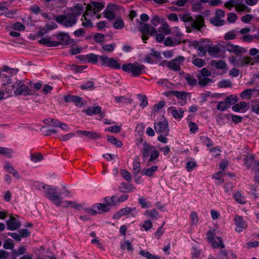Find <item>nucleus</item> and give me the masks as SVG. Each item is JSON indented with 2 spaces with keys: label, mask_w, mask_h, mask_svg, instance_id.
I'll use <instances>...</instances> for the list:
<instances>
[{
  "label": "nucleus",
  "mask_w": 259,
  "mask_h": 259,
  "mask_svg": "<svg viewBox=\"0 0 259 259\" xmlns=\"http://www.w3.org/2000/svg\"><path fill=\"white\" fill-rule=\"evenodd\" d=\"M138 22L140 25L139 29L142 33L141 38L144 42H146L145 40L148 38L146 34H148L151 36L155 34L156 41L158 42H162L165 38V35H169L171 33L170 27L165 21L161 22V26L158 28V33L156 34V29L155 27L150 26L147 23H142L139 20H138Z\"/></svg>",
  "instance_id": "obj_1"
},
{
  "label": "nucleus",
  "mask_w": 259,
  "mask_h": 259,
  "mask_svg": "<svg viewBox=\"0 0 259 259\" xmlns=\"http://www.w3.org/2000/svg\"><path fill=\"white\" fill-rule=\"evenodd\" d=\"M5 89L7 97H11L14 94L15 96L22 95L25 97L33 95V91L25 84V82L22 80H17L12 82L10 78H9L6 83H4Z\"/></svg>",
  "instance_id": "obj_2"
},
{
  "label": "nucleus",
  "mask_w": 259,
  "mask_h": 259,
  "mask_svg": "<svg viewBox=\"0 0 259 259\" xmlns=\"http://www.w3.org/2000/svg\"><path fill=\"white\" fill-rule=\"evenodd\" d=\"M33 186L36 190L42 191L45 197L49 199L54 205L57 206L61 205L62 198L57 187L39 182H34Z\"/></svg>",
  "instance_id": "obj_3"
},
{
  "label": "nucleus",
  "mask_w": 259,
  "mask_h": 259,
  "mask_svg": "<svg viewBox=\"0 0 259 259\" xmlns=\"http://www.w3.org/2000/svg\"><path fill=\"white\" fill-rule=\"evenodd\" d=\"M141 152L143 160H146L150 157L148 163L153 162L159 156V152L156 150L155 147L146 141L143 144Z\"/></svg>",
  "instance_id": "obj_4"
},
{
  "label": "nucleus",
  "mask_w": 259,
  "mask_h": 259,
  "mask_svg": "<svg viewBox=\"0 0 259 259\" xmlns=\"http://www.w3.org/2000/svg\"><path fill=\"white\" fill-rule=\"evenodd\" d=\"M101 14L95 15L93 13L92 6H87L85 12L81 18L82 25L85 27H92L93 26V21L96 19H100Z\"/></svg>",
  "instance_id": "obj_5"
},
{
  "label": "nucleus",
  "mask_w": 259,
  "mask_h": 259,
  "mask_svg": "<svg viewBox=\"0 0 259 259\" xmlns=\"http://www.w3.org/2000/svg\"><path fill=\"white\" fill-rule=\"evenodd\" d=\"M179 17L185 23L191 22L192 27L198 30L200 29L203 23V19L202 17H198L194 20L190 13L180 14Z\"/></svg>",
  "instance_id": "obj_6"
},
{
  "label": "nucleus",
  "mask_w": 259,
  "mask_h": 259,
  "mask_svg": "<svg viewBox=\"0 0 259 259\" xmlns=\"http://www.w3.org/2000/svg\"><path fill=\"white\" fill-rule=\"evenodd\" d=\"M144 67L142 65L136 63H128L122 66V69L127 72L132 73L134 76H139L144 70Z\"/></svg>",
  "instance_id": "obj_7"
},
{
  "label": "nucleus",
  "mask_w": 259,
  "mask_h": 259,
  "mask_svg": "<svg viewBox=\"0 0 259 259\" xmlns=\"http://www.w3.org/2000/svg\"><path fill=\"white\" fill-rule=\"evenodd\" d=\"M56 21L59 24L66 27H71L75 25L77 22V19L72 16L69 13L66 15H59L56 17Z\"/></svg>",
  "instance_id": "obj_8"
},
{
  "label": "nucleus",
  "mask_w": 259,
  "mask_h": 259,
  "mask_svg": "<svg viewBox=\"0 0 259 259\" xmlns=\"http://www.w3.org/2000/svg\"><path fill=\"white\" fill-rule=\"evenodd\" d=\"M122 10L119 5L115 4L108 5L103 12L104 17L111 21L115 18L116 13Z\"/></svg>",
  "instance_id": "obj_9"
},
{
  "label": "nucleus",
  "mask_w": 259,
  "mask_h": 259,
  "mask_svg": "<svg viewBox=\"0 0 259 259\" xmlns=\"http://www.w3.org/2000/svg\"><path fill=\"white\" fill-rule=\"evenodd\" d=\"M154 128L155 131L157 134H162L165 136H167L168 135L169 130L168 128V121L165 119L155 122Z\"/></svg>",
  "instance_id": "obj_10"
},
{
  "label": "nucleus",
  "mask_w": 259,
  "mask_h": 259,
  "mask_svg": "<svg viewBox=\"0 0 259 259\" xmlns=\"http://www.w3.org/2000/svg\"><path fill=\"white\" fill-rule=\"evenodd\" d=\"M100 62L102 65L113 69H120L121 67L120 64L116 60L113 58H109L106 56H101L100 57Z\"/></svg>",
  "instance_id": "obj_11"
},
{
  "label": "nucleus",
  "mask_w": 259,
  "mask_h": 259,
  "mask_svg": "<svg viewBox=\"0 0 259 259\" xmlns=\"http://www.w3.org/2000/svg\"><path fill=\"white\" fill-rule=\"evenodd\" d=\"M207 237L208 241L211 244L212 246L214 248L221 247L223 248L225 247V244L223 243L222 239L220 237H215L214 234L211 231L207 233Z\"/></svg>",
  "instance_id": "obj_12"
},
{
  "label": "nucleus",
  "mask_w": 259,
  "mask_h": 259,
  "mask_svg": "<svg viewBox=\"0 0 259 259\" xmlns=\"http://www.w3.org/2000/svg\"><path fill=\"white\" fill-rule=\"evenodd\" d=\"M234 221L236 225L235 231L237 232H241L247 228L246 222L244 221L243 218L238 215L234 216Z\"/></svg>",
  "instance_id": "obj_13"
},
{
  "label": "nucleus",
  "mask_w": 259,
  "mask_h": 259,
  "mask_svg": "<svg viewBox=\"0 0 259 259\" xmlns=\"http://www.w3.org/2000/svg\"><path fill=\"white\" fill-rule=\"evenodd\" d=\"M185 60V58L179 56L177 58L171 60L168 64V67L171 70L179 71L180 70V66Z\"/></svg>",
  "instance_id": "obj_14"
},
{
  "label": "nucleus",
  "mask_w": 259,
  "mask_h": 259,
  "mask_svg": "<svg viewBox=\"0 0 259 259\" xmlns=\"http://www.w3.org/2000/svg\"><path fill=\"white\" fill-rule=\"evenodd\" d=\"M84 5V4H77L73 8L68 9V13L77 19V17L80 15L83 11Z\"/></svg>",
  "instance_id": "obj_15"
},
{
  "label": "nucleus",
  "mask_w": 259,
  "mask_h": 259,
  "mask_svg": "<svg viewBox=\"0 0 259 259\" xmlns=\"http://www.w3.org/2000/svg\"><path fill=\"white\" fill-rule=\"evenodd\" d=\"M167 111L171 114L175 119L180 120L183 117L185 110L181 108L170 107L168 108Z\"/></svg>",
  "instance_id": "obj_16"
},
{
  "label": "nucleus",
  "mask_w": 259,
  "mask_h": 259,
  "mask_svg": "<svg viewBox=\"0 0 259 259\" xmlns=\"http://www.w3.org/2000/svg\"><path fill=\"white\" fill-rule=\"evenodd\" d=\"M63 208L71 207L79 210L83 209V203H78L75 201H63L62 199L61 205Z\"/></svg>",
  "instance_id": "obj_17"
},
{
  "label": "nucleus",
  "mask_w": 259,
  "mask_h": 259,
  "mask_svg": "<svg viewBox=\"0 0 259 259\" xmlns=\"http://www.w3.org/2000/svg\"><path fill=\"white\" fill-rule=\"evenodd\" d=\"M195 48L197 49V53L200 57L204 56L207 52L208 44L202 41L195 42Z\"/></svg>",
  "instance_id": "obj_18"
},
{
  "label": "nucleus",
  "mask_w": 259,
  "mask_h": 259,
  "mask_svg": "<svg viewBox=\"0 0 259 259\" xmlns=\"http://www.w3.org/2000/svg\"><path fill=\"white\" fill-rule=\"evenodd\" d=\"M57 38L60 41V44L67 45L74 43L73 39H71L69 35L66 33H59L57 35Z\"/></svg>",
  "instance_id": "obj_19"
},
{
  "label": "nucleus",
  "mask_w": 259,
  "mask_h": 259,
  "mask_svg": "<svg viewBox=\"0 0 259 259\" xmlns=\"http://www.w3.org/2000/svg\"><path fill=\"white\" fill-rule=\"evenodd\" d=\"M65 101L66 102H73L76 106L80 107H81L84 105L83 100L80 97L77 96H66L65 98Z\"/></svg>",
  "instance_id": "obj_20"
},
{
  "label": "nucleus",
  "mask_w": 259,
  "mask_h": 259,
  "mask_svg": "<svg viewBox=\"0 0 259 259\" xmlns=\"http://www.w3.org/2000/svg\"><path fill=\"white\" fill-rule=\"evenodd\" d=\"M38 42L47 47H57L60 45L59 41H52L51 38L48 36L41 38Z\"/></svg>",
  "instance_id": "obj_21"
},
{
  "label": "nucleus",
  "mask_w": 259,
  "mask_h": 259,
  "mask_svg": "<svg viewBox=\"0 0 259 259\" xmlns=\"http://www.w3.org/2000/svg\"><path fill=\"white\" fill-rule=\"evenodd\" d=\"M163 41L164 45L166 47H175L182 42L173 36H168L164 38Z\"/></svg>",
  "instance_id": "obj_22"
},
{
  "label": "nucleus",
  "mask_w": 259,
  "mask_h": 259,
  "mask_svg": "<svg viewBox=\"0 0 259 259\" xmlns=\"http://www.w3.org/2000/svg\"><path fill=\"white\" fill-rule=\"evenodd\" d=\"M172 94L180 100V103L182 105L186 103L187 99L189 97V94L184 92L174 91Z\"/></svg>",
  "instance_id": "obj_23"
},
{
  "label": "nucleus",
  "mask_w": 259,
  "mask_h": 259,
  "mask_svg": "<svg viewBox=\"0 0 259 259\" xmlns=\"http://www.w3.org/2000/svg\"><path fill=\"white\" fill-rule=\"evenodd\" d=\"M129 213H131V214L134 217L135 216L136 214L137 213L136 208L135 207L132 208L127 207L122 208L118 212L117 215H118L119 217H122Z\"/></svg>",
  "instance_id": "obj_24"
},
{
  "label": "nucleus",
  "mask_w": 259,
  "mask_h": 259,
  "mask_svg": "<svg viewBox=\"0 0 259 259\" xmlns=\"http://www.w3.org/2000/svg\"><path fill=\"white\" fill-rule=\"evenodd\" d=\"M232 110L235 112L244 113L248 110L247 104L245 102H240L233 106Z\"/></svg>",
  "instance_id": "obj_25"
},
{
  "label": "nucleus",
  "mask_w": 259,
  "mask_h": 259,
  "mask_svg": "<svg viewBox=\"0 0 259 259\" xmlns=\"http://www.w3.org/2000/svg\"><path fill=\"white\" fill-rule=\"evenodd\" d=\"M4 167L7 171L13 175L14 177L18 179H20L19 174L9 162L5 163Z\"/></svg>",
  "instance_id": "obj_26"
},
{
  "label": "nucleus",
  "mask_w": 259,
  "mask_h": 259,
  "mask_svg": "<svg viewBox=\"0 0 259 259\" xmlns=\"http://www.w3.org/2000/svg\"><path fill=\"white\" fill-rule=\"evenodd\" d=\"M172 35V36L175 37L181 42H184L183 33L180 30V29L178 26L174 27L171 29V33Z\"/></svg>",
  "instance_id": "obj_27"
},
{
  "label": "nucleus",
  "mask_w": 259,
  "mask_h": 259,
  "mask_svg": "<svg viewBox=\"0 0 259 259\" xmlns=\"http://www.w3.org/2000/svg\"><path fill=\"white\" fill-rule=\"evenodd\" d=\"M8 229L10 230H14L18 229L20 224L16 219L13 217H11L10 220L7 222Z\"/></svg>",
  "instance_id": "obj_28"
},
{
  "label": "nucleus",
  "mask_w": 259,
  "mask_h": 259,
  "mask_svg": "<svg viewBox=\"0 0 259 259\" xmlns=\"http://www.w3.org/2000/svg\"><path fill=\"white\" fill-rule=\"evenodd\" d=\"M87 6H92L93 13L95 15L99 14L98 13L104 8V4L103 3L95 2H93L91 5L89 4Z\"/></svg>",
  "instance_id": "obj_29"
},
{
  "label": "nucleus",
  "mask_w": 259,
  "mask_h": 259,
  "mask_svg": "<svg viewBox=\"0 0 259 259\" xmlns=\"http://www.w3.org/2000/svg\"><path fill=\"white\" fill-rule=\"evenodd\" d=\"M133 174L135 175H138L141 171V163L139 156H136L133 160Z\"/></svg>",
  "instance_id": "obj_30"
},
{
  "label": "nucleus",
  "mask_w": 259,
  "mask_h": 259,
  "mask_svg": "<svg viewBox=\"0 0 259 259\" xmlns=\"http://www.w3.org/2000/svg\"><path fill=\"white\" fill-rule=\"evenodd\" d=\"M113 23V27L115 29H121L125 27V24L123 19L121 17H118L114 18Z\"/></svg>",
  "instance_id": "obj_31"
},
{
  "label": "nucleus",
  "mask_w": 259,
  "mask_h": 259,
  "mask_svg": "<svg viewBox=\"0 0 259 259\" xmlns=\"http://www.w3.org/2000/svg\"><path fill=\"white\" fill-rule=\"evenodd\" d=\"M76 133L78 134H81L85 137L92 139H98L100 137V136L99 134L93 132L86 131H77Z\"/></svg>",
  "instance_id": "obj_32"
},
{
  "label": "nucleus",
  "mask_w": 259,
  "mask_h": 259,
  "mask_svg": "<svg viewBox=\"0 0 259 259\" xmlns=\"http://www.w3.org/2000/svg\"><path fill=\"white\" fill-rule=\"evenodd\" d=\"M101 108L98 106L88 107L84 111L85 113L89 116H92L93 115L99 113L101 112Z\"/></svg>",
  "instance_id": "obj_33"
},
{
  "label": "nucleus",
  "mask_w": 259,
  "mask_h": 259,
  "mask_svg": "<svg viewBox=\"0 0 259 259\" xmlns=\"http://www.w3.org/2000/svg\"><path fill=\"white\" fill-rule=\"evenodd\" d=\"M226 50L230 52H234L236 54H239L242 53V48L237 46H235L232 44H227L226 46Z\"/></svg>",
  "instance_id": "obj_34"
},
{
  "label": "nucleus",
  "mask_w": 259,
  "mask_h": 259,
  "mask_svg": "<svg viewBox=\"0 0 259 259\" xmlns=\"http://www.w3.org/2000/svg\"><path fill=\"white\" fill-rule=\"evenodd\" d=\"M158 166L156 165H153L150 167L146 168L143 169L142 173L143 175L148 177H151L153 174L157 170Z\"/></svg>",
  "instance_id": "obj_35"
},
{
  "label": "nucleus",
  "mask_w": 259,
  "mask_h": 259,
  "mask_svg": "<svg viewBox=\"0 0 259 259\" xmlns=\"http://www.w3.org/2000/svg\"><path fill=\"white\" fill-rule=\"evenodd\" d=\"M253 65V59L249 57H244L242 60L239 61L238 63H237L236 66L238 67H241L243 66H246L249 64Z\"/></svg>",
  "instance_id": "obj_36"
},
{
  "label": "nucleus",
  "mask_w": 259,
  "mask_h": 259,
  "mask_svg": "<svg viewBox=\"0 0 259 259\" xmlns=\"http://www.w3.org/2000/svg\"><path fill=\"white\" fill-rule=\"evenodd\" d=\"M139 254L147 259H160L158 255H154L150 252L144 250H140Z\"/></svg>",
  "instance_id": "obj_37"
},
{
  "label": "nucleus",
  "mask_w": 259,
  "mask_h": 259,
  "mask_svg": "<svg viewBox=\"0 0 259 259\" xmlns=\"http://www.w3.org/2000/svg\"><path fill=\"white\" fill-rule=\"evenodd\" d=\"M235 8L238 12H248L250 11V9L244 4L239 3L235 4Z\"/></svg>",
  "instance_id": "obj_38"
},
{
  "label": "nucleus",
  "mask_w": 259,
  "mask_h": 259,
  "mask_svg": "<svg viewBox=\"0 0 259 259\" xmlns=\"http://www.w3.org/2000/svg\"><path fill=\"white\" fill-rule=\"evenodd\" d=\"M13 154V150L12 149L0 147V154L4 155L8 158H11Z\"/></svg>",
  "instance_id": "obj_39"
},
{
  "label": "nucleus",
  "mask_w": 259,
  "mask_h": 259,
  "mask_svg": "<svg viewBox=\"0 0 259 259\" xmlns=\"http://www.w3.org/2000/svg\"><path fill=\"white\" fill-rule=\"evenodd\" d=\"M144 215L148 216L151 219H158L159 217L158 212L155 209L147 210L144 212Z\"/></svg>",
  "instance_id": "obj_40"
},
{
  "label": "nucleus",
  "mask_w": 259,
  "mask_h": 259,
  "mask_svg": "<svg viewBox=\"0 0 259 259\" xmlns=\"http://www.w3.org/2000/svg\"><path fill=\"white\" fill-rule=\"evenodd\" d=\"M211 65L212 66H215L218 69H226L227 64L225 62V61L221 60V61H215L213 60L211 62Z\"/></svg>",
  "instance_id": "obj_41"
},
{
  "label": "nucleus",
  "mask_w": 259,
  "mask_h": 259,
  "mask_svg": "<svg viewBox=\"0 0 259 259\" xmlns=\"http://www.w3.org/2000/svg\"><path fill=\"white\" fill-rule=\"evenodd\" d=\"M220 51V49L217 46H213L212 47H209V45L208 46L207 52L211 56H216Z\"/></svg>",
  "instance_id": "obj_42"
},
{
  "label": "nucleus",
  "mask_w": 259,
  "mask_h": 259,
  "mask_svg": "<svg viewBox=\"0 0 259 259\" xmlns=\"http://www.w3.org/2000/svg\"><path fill=\"white\" fill-rule=\"evenodd\" d=\"M107 139L109 142L114 145L117 147H121L122 146L121 141L116 139L115 137L111 136H107Z\"/></svg>",
  "instance_id": "obj_43"
},
{
  "label": "nucleus",
  "mask_w": 259,
  "mask_h": 259,
  "mask_svg": "<svg viewBox=\"0 0 259 259\" xmlns=\"http://www.w3.org/2000/svg\"><path fill=\"white\" fill-rule=\"evenodd\" d=\"M198 83L201 86H205L211 81V79L208 77L202 75H197Z\"/></svg>",
  "instance_id": "obj_44"
},
{
  "label": "nucleus",
  "mask_w": 259,
  "mask_h": 259,
  "mask_svg": "<svg viewBox=\"0 0 259 259\" xmlns=\"http://www.w3.org/2000/svg\"><path fill=\"white\" fill-rule=\"evenodd\" d=\"M100 57L101 56H99L94 54H90L86 55V58L88 60V61L93 64H96L97 63L98 60L100 61Z\"/></svg>",
  "instance_id": "obj_45"
},
{
  "label": "nucleus",
  "mask_w": 259,
  "mask_h": 259,
  "mask_svg": "<svg viewBox=\"0 0 259 259\" xmlns=\"http://www.w3.org/2000/svg\"><path fill=\"white\" fill-rule=\"evenodd\" d=\"M30 160L34 163H37L43 159V155L40 153L31 154Z\"/></svg>",
  "instance_id": "obj_46"
},
{
  "label": "nucleus",
  "mask_w": 259,
  "mask_h": 259,
  "mask_svg": "<svg viewBox=\"0 0 259 259\" xmlns=\"http://www.w3.org/2000/svg\"><path fill=\"white\" fill-rule=\"evenodd\" d=\"M234 197L235 200L239 203L244 204L246 203L245 199L240 192H237L235 193Z\"/></svg>",
  "instance_id": "obj_47"
},
{
  "label": "nucleus",
  "mask_w": 259,
  "mask_h": 259,
  "mask_svg": "<svg viewBox=\"0 0 259 259\" xmlns=\"http://www.w3.org/2000/svg\"><path fill=\"white\" fill-rule=\"evenodd\" d=\"M109 206L107 204L97 203L94 205V208H97L101 212H106L109 210Z\"/></svg>",
  "instance_id": "obj_48"
},
{
  "label": "nucleus",
  "mask_w": 259,
  "mask_h": 259,
  "mask_svg": "<svg viewBox=\"0 0 259 259\" xmlns=\"http://www.w3.org/2000/svg\"><path fill=\"white\" fill-rule=\"evenodd\" d=\"M139 203L141 205L143 208H149L151 206V203L149 201H147L143 197H141L138 199Z\"/></svg>",
  "instance_id": "obj_49"
},
{
  "label": "nucleus",
  "mask_w": 259,
  "mask_h": 259,
  "mask_svg": "<svg viewBox=\"0 0 259 259\" xmlns=\"http://www.w3.org/2000/svg\"><path fill=\"white\" fill-rule=\"evenodd\" d=\"M192 64L197 67H202L205 64V61L200 58H195L192 61Z\"/></svg>",
  "instance_id": "obj_50"
},
{
  "label": "nucleus",
  "mask_w": 259,
  "mask_h": 259,
  "mask_svg": "<svg viewBox=\"0 0 259 259\" xmlns=\"http://www.w3.org/2000/svg\"><path fill=\"white\" fill-rule=\"evenodd\" d=\"M164 21V19L160 18L157 16H154L153 17L151 21V23L153 26L156 27L159 24H161V22H163Z\"/></svg>",
  "instance_id": "obj_51"
},
{
  "label": "nucleus",
  "mask_w": 259,
  "mask_h": 259,
  "mask_svg": "<svg viewBox=\"0 0 259 259\" xmlns=\"http://www.w3.org/2000/svg\"><path fill=\"white\" fill-rule=\"evenodd\" d=\"M252 170L255 173V180L259 184V160L254 163Z\"/></svg>",
  "instance_id": "obj_52"
},
{
  "label": "nucleus",
  "mask_w": 259,
  "mask_h": 259,
  "mask_svg": "<svg viewBox=\"0 0 259 259\" xmlns=\"http://www.w3.org/2000/svg\"><path fill=\"white\" fill-rule=\"evenodd\" d=\"M237 101V97L234 95H230L226 99L225 102L227 103L228 106L233 105Z\"/></svg>",
  "instance_id": "obj_53"
},
{
  "label": "nucleus",
  "mask_w": 259,
  "mask_h": 259,
  "mask_svg": "<svg viewBox=\"0 0 259 259\" xmlns=\"http://www.w3.org/2000/svg\"><path fill=\"white\" fill-rule=\"evenodd\" d=\"M80 88L81 89L85 90H93L94 89V84L93 82L89 81L81 84Z\"/></svg>",
  "instance_id": "obj_54"
},
{
  "label": "nucleus",
  "mask_w": 259,
  "mask_h": 259,
  "mask_svg": "<svg viewBox=\"0 0 259 259\" xmlns=\"http://www.w3.org/2000/svg\"><path fill=\"white\" fill-rule=\"evenodd\" d=\"M121 249L122 250L127 249L130 251H132L133 250L131 242L128 240H126L123 243L121 244Z\"/></svg>",
  "instance_id": "obj_55"
},
{
  "label": "nucleus",
  "mask_w": 259,
  "mask_h": 259,
  "mask_svg": "<svg viewBox=\"0 0 259 259\" xmlns=\"http://www.w3.org/2000/svg\"><path fill=\"white\" fill-rule=\"evenodd\" d=\"M3 247L6 249H11L14 247V244L11 239H7L3 244Z\"/></svg>",
  "instance_id": "obj_56"
},
{
  "label": "nucleus",
  "mask_w": 259,
  "mask_h": 259,
  "mask_svg": "<svg viewBox=\"0 0 259 259\" xmlns=\"http://www.w3.org/2000/svg\"><path fill=\"white\" fill-rule=\"evenodd\" d=\"M210 21L213 25L217 26L223 25L225 22L223 20H222L221 18L216 17L211 18Z\"/></svg>",
  "instance_id": "obj_57"
},
{
  "label": "nucleus",
  "mask_w": 259,
  "mask_h": 259,
  "mask_svg": "<svg viewBox=\"0 0 259 259\" xmlns=\"http://www.w3.org/2000/svg\"><path fill=\"white\" fill-rule=\"evenodd\" d=\"M190 220L192 225H196L198 222V217L197 213L192 211L190 215Z\"/></svg>",
  "instance_id": "obj_58"
},
{
  "label": "nucleus",
  "mask_w": 259,
  "mask_h": 259,
  "mask_svg": "<svg viewBox=\"0 0 259 259\" xmlns=\"http://www.w3.org/2000/svg\"><path fill=\"white\" fill-rule=\"evenodd\" d=\"M197 166V163L195 161H188L186 163V169L188 171H192Z\"/></svg>",
  "instance_id": "obj_59"
},
{
  "label": "nucleus",
  "mask_w": 259,
  "mask_h": 259,
  "mask_svg": "<svg viewBox=\"0 0 259 259\" xmlns=\"http://www.w3.org/2000/svg\"><path fill=\"white\" fill-rule=\"evenodd\" d=\"M229 106L227 105V103L225 101H220L218 103L217 105V109L220 111H224L226 110Z\"/></svg>",
  "instance_id": "obj_60"
},
{
  "label": "nucleus",
  "mask_w": 259,
  "mask_h": 259,
  "mask_svg": "<svg viewBox=\"0 0 259 259\" xmlns=\"http://www.w3.org/2000/svg\"><path fill=\"white\" fill-rule=\"evenodd\" d=\"M139 99L140 101V106L142 108L145 107L148 105L147 98L145 96L139 95Z\"/></svg>",
  "instance_id": "obj_61"
},
{
  "label": "nucleus",
  "mask_w": 259,
  "mask_h": 259,
  "mask_svg": "<svg viewBox=\"0 0 259 259\" xmlns=\"http://www.w3.org/2000/svg\"><path fill=\"white\" fill-rule=\"evenodd\" d=\"M185 79L187 81V82L190 85L193 86L196 84L197 83V80L193 78V77L189 75H187L185 76Z\"/></svg>",
  "instance_id": "obj_62"
},
{
  "label": "nucleus",
  "mask_w": 259,
  "mask_h": 259,
  "mask_svg": "<svg viewBox=\"0 0 259 259\" xmlns=\"http://www.w3.org/2000/svg\"><path fill=\"white\" fill-rule=\"evenodd\" d=\"M236 36V32L235 31H231L225 34L224 38L226 40H230L234 39Z\"/></svg>",
  "instance_id": "obj_63"
},
{
  "label": "nucleus",
  "mask_w": 259,
  "mask_h": 259,
  "mask_svg": "<svg viewBox=\"0 0 259 259\" xmlns=\"http://www.w3.org/2000/svg\"><path fill=\"white\" fill-rule=\"evenodd\" d=\"M251 110L253 112L259 114V101H256L252 102Z\"/></svg>",
  "instance_id": "obj_64"
}]
</instances>
